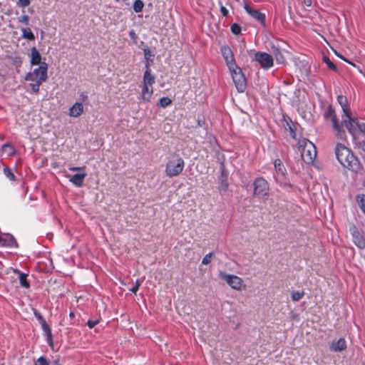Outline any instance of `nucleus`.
Returning <instances> with one entry per match:
<instances>
[{"label":"nucleus","instance_id":"nucleus-41","mask_svg":"<svg viewBox=\"0 0 365 365\" xmlns=\"http://www.w3.org/2000/svg\"><path fill=\"white\" fill-rule=\"evenodd\" d=\"M34 315L37 318V319L39 321L40 323L41 322V321L45 320L43 318V317L41 316V314L39 312H36V310H34Z\"/></svg>","mask_w":365,"mask_h":365},{"label":"nucleus","instance_id":"nucleus-23","mask_svg":"<svg viewBox=\"0 0 365 365\" xmlns=\"http://www.w3.org/2000/svg\"><path fill=\"white\" fill-rule=\"evenodd\" d=\"M337 101L340 106H341L344 115H346L350 114L351 113L347 106L346 98L344 96H339L337 98Z\"/></svg>","mask_w":365,"mask_h":365},{"label":"nucleus","instance_id":"nucleus-37","mask_svg":"<svg viewBox=\"0 0 365 365\" xmlns=\"http://www.w3.org/2000/svg\"><path fill=\"white\" fill-rule=\"evenodd\" d=\"M140 285H141V282H140L139 279H137L135 282V286L133 287L132 288H130V290L132 292L135 294L138 292V290L139 289V287H140Z\"/></svg>","mask_w":365,"mask_h":365},{"label":"nucleus","instance_id":"nucleus-39","mask_svg":"<svg viewBox=\"0 0 365 365\" xmlns=\"http://www.w3.org/2000/svg\"><path fill=\"white\" fill-rule=\"evenodd\" d=\"M18 5L21 7H26L30 4V0H18Z\"/></svg>","mask_w":365,"mask_h":365},{"label":"nucleus","instance_id":"nucleus-24","mask_svg":"<svg viewBox=\"0 0 365 365\" xmlns=\"http://www.w3.org/2000/svg\"><path fill=\"white\" fill-rule=\"evenodd\" d=\"M21 31V37L23 38L34 41L35 39V36L29 28H22Z\"/></svg>","mask_w":365,"mask_h":365},{"label":"nucleus","instance_id":"nucleus-8","mask_svg":"<svg viewBox=\"0 0 365 365\" xmlns=\"http://www.w3.org/2000/svg\"><path fill=\"white\" fill-rule=\"evenodd\" d=\"M228 68L237 90L240 93L244 92L247 83L242 69L237 64Z\"/></svg>","mask_w":365,"mask_h":365},{"label":"nucleus","instance_id":"nucleus-47","mask_svg":"<svg viewBox=\"0 0 365 365\" xmlns=\"http://www.w3.org/2000/svg\"><path fill=\"white\" fill-rule=\"evenodd\" d=\"M129 36L131 38L135 39V34L133 31H130L129 32Z\"/></svg>","mask_w":365,"mask_h":365},{"label":"nucleus","instance_id":"nucleus-10","mask_svg":"<svg viewBox=\"0 0 365 365\" xmlns=\"http://www.w3.org/2000/svg\"><path fill=\"white\" fill-rule=\"evenodd\" d=\"M274 175L276 181L281 185H288L287 171L284 164L279 159H276L274 162Z\"/></svg>","mask_w":365,"mask_h":365},{"label":"nucleus","instance_id":"nucleus-25","mask_svg":"<svg viewBox=\"0 0 365 365\" xmlns=\"http://www.w3.org/2000/svg\"><path fill=\"white\" fill-rule=\"evenodd\" d=\"M15 272L19 274L20 284L25 288H29V283L27 282L26 274H25L24 273H20L19 271H16V270H15Z\"/></svg>","mask_w":365,"mask_h":365},{"label":"nucleus","instance_id":"nucleus-31","mask_svg":"<svg viewBox=\"0 0 365 365\" xmlns=\"http://www.w3.org/2000/svg\"><path fill=\"white\" fill-rule=\"evenodd\" d=\"M212 259V254L208 253L202 258V264L207 265L211 262Z\"/></svg>","mask_w":365,"mask_h":365},{"label":"nucleus","instance_id":"nucleus-51","mask_svg":"<svg viewBox=\"0 0 365 365\" xmlns=\"http://www.w3.org/2000/svg\"><path fill=\"white\" fill-rule=\"evenodd\" d=\"M292 137H293L294 138H295V134H293V135H292Z\"/></svg>","mask_w":365,"mask_h":365},{"label":"nucleus","instance_id":"nucleus-3","mask_svg":"<svg viewBox=\"0 0 365 365\" xmlns=\"http://www.w3.org/2000/svg\"><path fill=\"white\" fill-rule=\"evenodd\" d=\"M146 70L144 72L143 82L141 84V93L140 99L143 102H149L153 94V84L155 81L154 75L151 73L149 64L145 66Z\"/></svg>","mask_w":365,"mask_h":365},{"label":"nucleus","instance_id":"nucleus-43","mask_svg":"<svg viewBox=\"0 0 365 365\" xmlns=\"http://www.w3.org/2000/svg\"><path fill=\"white\" fill-rule=\"evenodd\" d=\"M358 146L365 151V140H362L358 143Z\"/></svg>","mask_w":365,"mask_h":365},{"label":"nucleus","instance_id":"nucleus-35","mask_svg":"<svg viewBox=\"0 0 365 365\" xmlns=\"http://www.w3.org/2000/svg\"><path fill=\"white\" fill-rule=\"evenodd\" d=\"M4 175L9 178L11 180H14V173L11 171L10 169L6 168L4 169Z\"/></svg>","mask_w":365,"mask_h":365},{"label":"nucleus","instance_id":"nucleus-48","mask_svg":"<svg viewBox=\"0 0 365 365\" xmlns=\"http://www.w3.org/2000/svg\"><path fill=\"white\" fill-rule=\"evenodd\" d=\"M335 54L339 56L340 58L343 59L345 61H348L345 58H344L341 54H339L336 51H334Z\"/></svg>","mask_w":365,"mask_h":365},{"label":"nucleus","instance_id":"nucleus-2","mask_svg":"<svg viewBox=\"0 0 365 365\" xmlns=\"http://www.w3.org/2000/svg\"><path fill=\"white\" fill-rule=\"evenodd\" d=\"M47 71L48 64L43 62L38 67L27 73L26 80L33 82L31 83V88L34 93H37L41 84L47 80Z\"/></svg>","mask_w":365,"mask_h":365},{"label":"nucleus","instance_id":"nucleus-50","mask_svg":"<svg viewBox=\"0 0 365 365\" xmlns=\"http://www.w3.org/2000/svg\"><path fill=\"white\" fill-rule=\"evenodd\" d=\"M70 317H74V314H73V313H72V312H71V313H70Z\"/></svg>","mask_w":365,"mask_h":365},{"label":"nucleus","instance_id":"nucleus-17","mask_svg":"<svg viewBox=\"0 0 365 365\" xmlns=\"http://www.w3.org/2000/svg\"><path fill=\"white\" fill-rule=\"evenodd\" d=\"M83 113V105L81 103H75L69 109V115L73 118L79 117Z\"/></svg>","mask_w":365,"mask_h":365},{"label":"nucleus","instance_id":"nucleus-30","mask_svg":"<svg viewBox=\"0 0 365 365\" xmlns=\"http://www.w3.org/2000/svg\"><path fill=\"white\" fill-rule=\"evenodd\" d=\"M18 22L24 24V25H28L29 22V17L26 14L21 15L19 18H18Z\"/></svg>","mask_w":365,"mask_h":365},{"label":"nucleus","instance_id":"nucleus-49","mask_svg":"<svg viewBox=\"0 0 365 365\" xmlns=\"http://www.w3.org/2000/svg\"><path fill=\"white\" fill-rule=\"evenodd\" d=\"M115 1H116L117 2H123V3H125V4H128L126 3V1H127L128 0H115Z\"/></svg>","mask_w":365,"mask_h":365},{"label":"nucleus","instance_id":"nucleus-16","mask_svg":"<svg viewBox=\"0 0 365 365\" xmlns=\"http://www.w3.org/2000/svg\"><path fill=\"white\" fill-rule=\"evenodd\" d=\"M86 176V173L85 172L81 173H76L70 177L69 181L76 185V187H81L83 185L84 179Z\"/></svg>","mask_w":365,"mask_h":365},{"label":"nucleus","instance_id":"nucleus-6","mask_svg":"<svg viewBox=\"0 0 365 365\" xmlns=\"http://www.w3.org/2000/svg\"><path fill=\"white\" fill-rule=\"evenodd\" d=\"M253 195L259 200H266L269 193V185L262 177L255 179L252 183Z\"/></svg>","mask_w":365,"mask_h":365},{"label":"nucleus","instance_id":"nucleus-44","mask_svg":"<svg viewBox=\"0 0 365 365\" xmlns=\"http://www.w3.org/2000/svg\"><path fill=\"white\" fill-rule=\"evenodd\" d=\"M307 6L312 5V0H301Z\"/></svg>","mask_w":365,"mask_h":365},{"label":"nucleus","instance_id":"nucleus-18","mask_svg":"<svg viewBox=\"0 0 365 365\" xmlns=\"http://www.w3.org/2000/svg\"><path fill=\"white\" fill-rule=\"evenodd\" d=\"M40 324H41V328H42L43 332L45 333V334L46 336V340H47L48 344H49V346L51 348H53V339H52L51 329H50L49 326L47 324V323L45 320L41 321V322Z\"/></svg>","mask_w":365,"mask_h":365},{"label":"nucleus","instance_id":"nucleus-1","mask_svg":"<svg viewBox=\"0 0 365 365\" xmlns=\"http://www.w3.org/2000/svg\"><path fill=\"white\" fill-rule=\"evenodd\" d=\"M335 154L343 167L356 173L361 170V166L359 160L345 145L338 143L335 148Z\"/></svg>","mask_w":365,"mask_h":365},{"label":"nucleus","instance_id":"nucleus-19","mask_svg":"<svg viewBox=\"0 0 365 365\" xmlns=\"http://www.w3.org/2000/svg\"><path fill=\"white\" fill-rule=\"evenodd\" d=\"M41 62V56L38 51L36 49V47H32L31 48V60L30 63L32 66L35 65H41L42 63Z\"/></svg>","mask_w":365,"mask_h":365},{"label":"nucleus","instance_id":"nucleus-26","mask_svg":"<svg viewBox=\"0 0 365 365\" xmlns=\"http://www.w3.org/2000/svg\"><path fill=\"white\" fill-rule=\"evenodd\" d=\"M304 295V292H299V291H294L292 292V299L294 302H297L300 300Z\"/></svg>","mask_w":365,"mask_h":365},{"label":"nucleus","instance_id":"nucleus-11","mask_svg":"<svg viewBox=\"0 0 365 365\" xmlns=\"http://www.w3.org/2000/svg\"><path fill=\"white\" fill-rule=\"evenodd\" d=\"M255 60L264 70H268L274 65V58L272 56L266 52H256L255 54Z\"/></svg>","mask_w":365,"mask_h":365},{"label":"nucleus","instance_id":"nucleus-33","mask_svg":"<svg viewBox=\"0 0 365 365\" xmlns=\"http://www.w3.org/2000/svg\"><path fill=\"white\" fill-rule=\"evenodd\" d=\"M2 150L4 153H6L8 155H12L14 152L13 147L9 145H4L2 147Z\"/></svg>","mask_w":365,"mask_h":365},{"label":"nucleus","instance_id":"nucleus-27","mask_svg":"<svg viewBox=\"0 0 365 365\" xmlns=\"http://www.w3.org/2000/svg\"><path fill=\"white\" fill-rule=\"evenodd\" d=\"M144 6V4L141 0H135L133 4V9L135 12H140Z\"/></svg>","mask_w":365,"mask_h":365},{"label":"nucleus","instance_id":"nucleus-42","mask_svg":"<svg viewBox=\"0 0 365 365\" xmlns=\"http://www.w3.org/2000/svg\"><path fill=\"white\" fill-rule=\"evenodd\" d=\"M220 11L221 13L222 14L223 16H227V14H228V11L227 10V9L222 6L221 8H220Z\"/></svg>","mask_w":365,"mask_h":365},{"label":"nucleus","instance_id":"nucleus-4","mask_svg":"<svg viewBox=\"0 0 365 365\" xmlns=\"http://www.w3.org/2000/svg\"><path fill=\"white\" fill-rule=\"evenodd\" d=\"M185 168V161L178 155L170 157L165 164V173L169 178L179 176Z\"/></svg>","mask_w":365,"mask_h":365},{"label":"nucleus","instance_id":"nucleus-7","mask_svg":"<svg viewBox=\"0 0 365 365\" xmlns=\"http://www.w3.org/2000/svg\"><path fill=\"white\" fill-rule=\"evenodd\" d=\"M218 276L232 289L240 292L245 290L247 287L244 280L235 274H227L224 272H220Z\"/></svg>","mask_w":365,"mask_h":365},{"label":"nucleus","instance_id":"nucleus-15","mask_svg":"<svg viewBox=\"0 0 365 365\" xmlns=\"http://www.w3.org/2000/svg\"><path fill=\"white\" fill-rule=\"evenodd\" d=\"M351 235L353 237V241L354 244L359 248V249H364L365 248V237L362 236L358 230L356 229V227H353L351 229Z\"/></svg>","mask_w":365,"mask_h":365},{"label":"nucleus","instance_id":"nucleus-40","mask_svg":"<svg viewBox=\"0 0 365 365\" xmlns=\"http://www.w3.org/2000/svg\"><path fill=\"white\" fill-rule=\"evenodd\" d=\"M99 322L98 320H88L87 324L90 329L93 328Z\"/></svg>","mask_w":365,"mask_h":365},{"label":"nucleus","instance_id":"nucleus-22","mask_svg":"<svg viewBox=\"0 0 365 365\" xmlns=\"http://www.w3.org/2000/svg\"><path fill=\"white\" fill-rule=\"evenodd\" d=\"M272 53H273V55L274 56V58L278 63L284 64L285 63V58L283 56V54L279 48L273 47Z\"/></svg>","mask_w":365,"mask_h":365},{"label":"nucleus","instance_id":"nucleus-28","mask_svg":"<svg viewBox=\"0 0 365 365\" xmlns=\"http://www.w3.org/2000/svg\"><path fill=\"white\" fill-rule=\"evenodd\" d=\"M323 61L328 66V67L333 70L336 71L337 68L336 66L331 61L329 57L324 56H323Z\"/></svg>","mask_w":365,"mask_h":365},{"label":"nucleus","instance_id":"nucleus-38","mask_svg":"<svg viewBox=\"0 0 365 365\" xmlns=\"http://www.w3.org/2000/svg\"><path fill=\"white\" fill-rule=\"evenodd\" d=\"M37 365H48V361L43 356H40L37 359Z\"/></svg>","mask_w":365,"mask_h":365},{"label":"nucleus","instance_id":"nucleus-13","mask_svg":"<svg viewBox=\"0 0 365 365\" xmlns=\"http://www.w3.org/2000/svg\"><path fill=\"white\" fill-rule=\"evenodd\" d=\"M221 51L228 68L236 65L233 53L229 46H222Z\"/></svg>","mask_w":365,"mask_h":365},{"label":"nucleus","instance_id":"nucleus-29","mask_svg":"<svg viewBox=\"0 0 365 365\" xmlns=\"http://www.w3.org/2000/svg\"><path fill=\"white\" fill-rule=\"evenodd\" d=\"M160 106L161 107H166L172 103V101L168 97H163L160 99Z\"/></svg>","mask_w":365,"mask_h":365},{"label":"nucleus","instance_id":"nucleus-45","mask_svg":"<svg viewBox=\"0 0 365 365\" xmlns=\"http://www.w3.org/2000/svg\"><path fill=\"white\" fill-rule=\"evenodd\" d=\"M84 168H85V167H83V168H79V167H71V168H69V170H71V171H76V170H82V169H83Z\"/></svg>","mask_w":365,"mask_h":365},{"label":"nucleus","instance_id":"nucleus-9","mask_svg":"<svg viewBox=\"0 0 365 365\" xmlns=\"http://www.w3.org/2000/svg\"><path fill=\"white\" fill-rule=\"evenodd\" d=\"M324 118L327 120H329L332 124V128L335 131V135L338 138L344 140L346 138V134L344 130H341V125L338 123L336 116L334 110L331 107H329L324 114Z\"/></svg>","mask_w":365,"mask_h":365},{"label":"nucleus","instance_id":"nucleus-46","mask_svg":"<svg viewBox=\"0 0 365 365\" xmlns=\"http://www.w3.org/2000/svg\"><path fill=\"white\" fill-rule=\"evenodd\" d=\"M145 56L146 59H148V60L151 56V54L148 50H145Z\"/></svg>","mask_w":365,"mask_h":365},{"label":"nucleus","instance_id":"nucleus-21","mask_svg":"<svg viewBox=\"0 0 365 365\" xmlns=\"http://www.w3.org/2000/svg\"><path fill=\"white\" fill-rule=\"evenodd\" d=\"M1 241H0V245L3 246H9V247H16V242L13 237V236L10 235H6L4 237H0Z\"/></svg>","mask_w":365,"mask_h":365},{"label":"nucleus","instance_id":"nucleus-36","mask_svg":"<svg viewBox=\"0 0 365 365\" xmlns=\"http://www.w3.org/2000/svg\"><path fill=\"white\" fill-rule=\"evenodd\" d=\"M359 203L361 209L365 214V195L359 197Z\"/></svg>","mask_w":365,"mask_h":365},{"label":"nucleus","instance_id":"nucleus-12","mask_svg":"<svg viewBox=\"0 0 365 365\" xmlns=\"http://www.w3.org/2000/svg\"><path fill=\"white\" fill-rule=\"evenodd\" d=\"M346 119L343 120V124L348 129L349 132L353 136V138L356 140V135H357V127L356 126V120L351 117V113L346 115Z\"/></svg>","mask_w":365,"mask_h":365},{"label":"nucleus","instance_id":"nucleus-14","mask_svg":"<svg viewBox=\"0 0 365 365\" xmlns=\"http://www.w3.org/2000/svg\"><path fill=\"white\" fill-rule=\"evenodd\" d=\"M244 9L247 13L255 20L264 24L265 21V16L264 14L259 12L258 10L252 8L250 5L245 3Z\"/></svg>","mask_w":365,"mask_h":365},{"label":"nucleus","instance_id":"nucleus-34","mask_svg":"<svg viewBox=\"0 0 365 365\" xmlns=\"http://www.w3.org/2000/svg\"><path fill=\"white\" fill-rule=\"evenodd\" d=\"M356 126L357 127V133L359 132L361 133H365V123H359L356 120Z\"/></svg>","mask_w":365,"mask_h":365},{"label":"nucleus","instance_id":"nucleus-32","mask_svg":"<svg viewBox=\"0 0 365 365\" xmlns=\"http://www.w3.org/2000/svg\"><path fill=\"white\" fill-rule=\"evenodd\" d=\"M231 31L232 32L235 34V35H238L240 34L241 32V27L239 24H233L232 26H231Z\"/></svg>","mask_w":365,"mask_h":365},{"label":"nucleus","instance_id":"nucleus-20","mask_svg":"<svg viewBox=\"0 0 365 365\" xmlns=\"http://www.w3.org/2000/svg\"><path fill=\"white\" fill-rule=\"evenodd\" d=\"M346 349V342L344 339L340 338L337 341L333 342L330 349L334 352L342 351Z\"/></svg>","mask_w":365,"mask_h":365},{"label":"nucleus","instance_id":"nucleus-5","mask_svg":"<svg viewBox=\"0 0 365 365\" xmlns=\"http://www.w3.org/2000/svg\"><path fill=\"white\" fill-rule=\"evenodd\" d=\"M298 145L302 160L307 164L312 163L317 157L315 145L305 138L299 139Z\"/></svg>","mask_w":365,"mask_h":365}]
</instances>
